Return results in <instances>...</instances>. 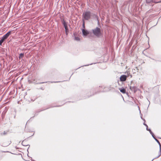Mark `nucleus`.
Listing matches in <instances>:
<instances>
[{
  "label": "nucleus",
  "instance_id": "10",
  "mask_svg": "<svg viewBox=\"0 0 161 161\" xmlns=\"http://www.w3.org/2000/svg\"><path fill=\"white\" fill-rule=\"evenodd\" d=\"M75 40H76V41H80V38L78 37H75Z\"/></svg>",
  "mask_w": 161,
  "mask_h": 161
},
{
  "label": "nucleus",
  "instance_id": "9",
  "mask_svg": "<svg viewBox=\"0 0 161 161\" xmlns=\"http://www.w3.org/2000/svg\"><path fill=\"white\" fill-rule=\"evenodd\" d=\"M24 54L22 53H20L19 54V59H20V58H23L24 57Z\"/></svg>",
  "mask_w": 161,
  "mask_h": 161
},
{
  "label": "nucleus",
  "instance_id": "3",
  "mask_svg": "<svg viewBox=\"0 0 161 161\" xmlns=\"http://www.w3.org/2000/svg\"><path fill=\"white\" fill-rule=\"evenodd\" d=\"M83 18L86 20L89 19L91 17V13L89 11L86 12L83 14Z\"/></svg>",
  "mask_w": 161,
  "mask_h": 161
},
{
  "label": "nucleus",
  "instance_id": "7",
  "mask_svg": "<svg viewBox=\"0 0 161 161\" xmlns=\"http://www.w3.org/2000/svg\"><path fill=\"white\" fill-rule=\"evenodd\" d=\"M22 144L24 146H26L29 145V144L27 142H22Z\"/></svg>",
  "mask_w": 161,
  "mask_h": 161
},
{
  "label": "nucleus",
  "instance_id": "16",
  "mask_svg": "<svg viewBox=\"0 0 161 161\" xmlns=\"http://www.w3.org/2000/svg\"><path fill=\"white\" fill-rule=\"evenodd\" d=\"M155 140H156V141H158V140H157L156 139H155Z\"/></svg>",
  "mask_w": 161,
  "mask_h": 161
},
{
  "label": "nucleus",
  "instance_id": "2",
  "mask_svg": "<svg viewBox=\"0 0 161 161\" xmlns=\"http://www.w3.org/2000/svg\"><path fill=\"white\" fill-rule=\"evenodd\" d=\"M11 32L10 31H8L5 35L1 38L0 41V45H2V43L11 34Z\"/></svg>",
  "mask_w": 161,
  "mask_h": 161
},
{
  "label": "nucleus",
  "instance_id": "17",
  "mask_svg": "<svg viewBox=\"0 0 161 161\" xmlns=\"http://www.w3.org/2000/svg\"><path fill=\"white\" fill-rule=\"evenodd\" d=\"M136 68L138 70V69H137V67H136Z\"/></svg>",
  "mask_w": 161,
  "mask_h": 161
},
{
  "label": "nucleus",
  "instance_id": "14",
  "mask_svg": "<svg viewBox=\"0 0 161 161\" xmlns=\"http://www.w3.org/2000/svg\"><path fill=\"white\" fill-rule=\"evenodd\" d=\"M161 2V1H156V3H159V2Z\"/></svg>",
  "mask_w": 161,
  "mask_h": 161
},
{
  "label": "nucleus",
  "instance_id": "1",
  "mask_svg": "<svg viewBox=\"0 0 161 161\" xmlns=\"http://www.w3.org/2000/svg\"><path fill=\"white\" fill-rule=\"evenodd\" d=\"M93 34L97 37L100 36L101 35L100 29L97 27L92 30Z\"/></svg>",
  "mask_w": 161,
  "mask_h": 161
},
{
  "label": "nucleus",
  "instance_id": "15",
  "mask_svg": "<svg viewBox=\"0 0 161 161\" xmlns=\"http://www.w3.org/2000/svg\"><path fill=\"white\" fill-rule=\"evenodd\" d=\"M158 142V143L159 144H160V143H159V142L158 141V142Z\"/></svg>",
  "mask_w": 161,
  "mask_h": 161
},
{
  "label": "nucleus",
  "instance_id": "6",
  "mask_svg": "<svg viewBox=\"0 0 161 161\" xmlns=\"http://www.w3.org/2000/svg\"><path fill=\"white\" fill-rule=\"evenodd\" d=\"M119 90L123 94H125L126 93V90L125 88H123L122 89L119 88Z\"/></svg>",
  "mask_w": 161,
  "mask_h": 161
},
{
  "label": "nucleus",
  "instance_id": "8",
  "mask_svg": "<svg viewBox=\"0 0 161 161\" xmlns=\"http://www.w3.org/2000/svg\"><path fill=\"white\" fill-rule=\"evenodd\" d=\"M63 24L64 26L65 29H66L68 28L67 24L64 20H63Z\"/></svg>",
  "mask_w": 161,
  "mask_h": 161
},
{
  "label": "nucleus",
  "instance_id": "12",
  "mask_svg": "<svg viewBox=\"0 0 161 161\" xmlns=\"http://www.w3.org/2000/svg\"><path fill=\"white\" fill-rule=\"evenodd\" d=\"M8 144H5V143H2V144H3V147H6L8 145Z\"/></svg>",
  "mask_w": 161,
  "mask_h": 161
},
{
  "label": "nucleus",
  "instance_id": "13",
  "mask_svg": "<svg viewBox=\"0 0 161 161\" xmlns=\"http://www.w3.org/2000/svg\"><path fill=\"white\" fill-rule=\"evenodd\" d=\"M83 27H84V28H85V23H84V20H83Z\"/></svg>",
  "mask_w": 161,
  "mask_h": 161
},
{
  "label": "nucleus",
  "instance_id": "11",
  "mask_svg": "<svg viewBox=\"0 0 161 161\" xmlns=\"http://www.w3.org/2000/svg\"><path fill=\"white\" fill-rule=\"evenodd\" d=\"M65 29V32H66V34L67 35L68 34V28H67L66 29Z\"/></svg>",
  "mask_w": 161,
  "mask_h": 161
},
{
  "label": "nucleus",
  "instance_id": "5",
  "mask_svg": "<svg viewBox=\"0 0 161 161\" xmlns=\"http://www.w3.org/2000/svg\"><path fill=\"white\" fill-rule=\"evenodd\" d=\"M82 32L83 35L86 36L87 35L89 34V32L85 29H83L82 30Z\"/></svg>",
  "mask_w": 161,
  "mask_h": 161
},
{
  "label": "nucleus",
  "instance_id": "4",
  "mask_svg": "<svg viewBox=\"0 0 161 161\" xmlns=\"http://www.w3.org/2000/svg\"><path fill=\"white\" fill-rule=\"evenodd\" d=\"M126 79L127 76L125 75H122L120 78V80L121 81H125Z\"/></svg>",
  "mask_w": 161,
  "mask_h": 161
}]
</instances>
